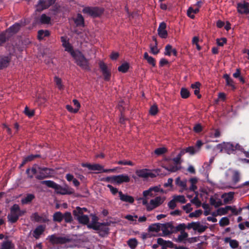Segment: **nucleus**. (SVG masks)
Returning a JSON list of instances; mask_svg holds the SVG:
<instances>
[{"instance_id":"obj_1","label":"nucleus","mask_w":249,"mask_h":249,"mask_svg":"<svg viewBox=\"0 0 249 249\" xmlns=\"http://www.w3.org/2000/svg\"><path fill=\"white\" fill-rule=\"evenodd\" d=\"M38 172L40 173V175H37L36 177L38 179L48 178L51 175V170L46 168H41L37 166H34L31 169H28L26 170V173L30 178H32L34 175Z\"/></svg>"},{"instance_id":"obj_2","label":"nucleus","mask_w":249,"mask_h":249,"mask_svg":"<svg viewBox=\"0 0 249 249\" xmlns=\"http://www.w3.org/2000/svg\"><path fill=\"white\" fill-rule=\"evenodd\" d=\"M26 211L25 210H20L18 204H14L10 209V213L8 215L9 221L15 223L20 216L24 215Z\"/></svg>"},{"instance_id":"obj_3","label":"nucleus","mask_w":249,"mask_h":249,"mask_svg":"<svg viewBox=\"0 0 249 249\" xmlns=\"http://www.w3.org/2000/svg\"><path fill=\"white\" fill-rule=\"evenodd\" d=\"M99 66L104 76V80L109 81L111 77L110 69L103 61L99 62Z\"/></svg>"},{"instance_id":"obj_4","label":"nucleus","mask_w":249,"mask_h":249,"mask_svg":"<svg viewBox=\"0 0 249 249\" xmlns=\"http://www.w3.org/2000/svg\"><path fill=\"white\" fill-rule=\"evenodd\" d=\"M75 60L77 65L80 66L83 69H86L88 68V62L85 58L81 54V53L77 52L75 53V56H72Z\"/></svg>"},{"instance_id":"obj_5","label":"nucleus","mask_w":249,"mask_h":249,"mask_svg":"<svg viewBox=\"0 0 249 249\" xmlns=\"http://www.w3.org/2000/svg\"><path fill=\"white\" fill-rule=\"evenodd\" d=\"M104 9L99 7H86L83 9L84 13L89 14L93 17H97L101 15Z\"/></svg>"},{"instance_id":"obj_6","label":"nucleus","mask_w":249,"mask_h":249,"mask_svg":"<svg viewBox=\"0 0 249 249\" xmlns=\"http://www.w3.org/2000/svg\"><path fill=\"white\" fill-rule=\"evenodd\" d=\"M80 211L81 210L78 209V210H74L73 211V214L75 218L80 223L87 224L89 221V218L88 216L80 213Z\"/></svg>"},{"instance_id":"obj_7","label":"nucleus","mask_w":249,"mask_h":249,"mask_svg":"<svg viewBox=\"0 0 249 249\" xmlns=\"http://www.w3.org/2000/svg\"><path fill=\"white\" fill-rule=\"evenodd\" d=\"M236 8L237 12L240 14H249V3L246 1L238 3Z\"/></svg>"},{"instance_id":"obj_8","label":"nucleus","mask_w":249,"mask_h":249,"mask_svg":"<svg viewBox=\"0 0 249 249\" xmlns=\"http://www.w3.org/2000/svg\"><path fill=\"white\" fill-rule=\"evenodd\" d=\"M55 191L56 193L61 195H70L73 194L74 192L73 190L68 185H66L64 187H62L58 184H57Z\"/></svg>"},{"instance_id":"obj_9","label":"nucleus","mask_w":249,"mask_h":249,"mask_svg":"<svg viewBox=\"0 0 249 249\" xmlns=\"http://www.w3.org/2000/svg\"><path fill=\"white\" fill-rule=\"evenodd\" d=\"M164 200L160 196H157L154 199H151L150 201V205L147 207V210L150 211L158 207L163 202Z\"/></svg>"},{"instance_id":"obj_10","label":"nucleus","mask_w":249,"mask_h":249,"mask_svg":"<svg viewBox=\"0 0 249 249\" xmlns=\"http://www.w3.org/2000/svg\"><path fill=\"white\" fill-rule=\"evenodd\" d=\"M173 225L171 222L161 224L160 231H162L163 236H167L173 233Z\"/></svg>"},{"instance_id":"obj_11","label":"nucleus","mask_w":249,"mask_h":249,"mask_svg":"<svg viewBox=\"0 0 249 249\" xmlns=\"http://www.w3.org/2000/svg\"><path fill=\"white\" fill-rule=\"evenodd\" d=\"M55 0H40L36 6V11H41L47 8L51 5L53 4Z\"/></svg>"},{"instance_id":"obj_12","label":"nucleus","mask_w":249,"mask_h":249,"mask_svg":"<svg viewBox=\"0 0 249 249\" xmlns=\"http://www.w3.org/2000/svg\"><path fill=\"white\" fill-rule=\"evenodd\" d=\"M61 40L62 43V46L65 48V50L69 52L71 56H75V53L76 52L73 50L72 46L69 42L67 37L64 36H62L61 37Z\"/></svg>"},{"instance_id":"obj_13","label":"nucleus","mask_w":249,"mask_h":249,"mask_svg":"<svg viewBox=\"0 0 249 249\" xmlns=\"http://www.w3.org/2000/svg\"><path fill=\"white\" fill-rule=\"evenodd\" d=\"M47 239L49 240V241L53 244H64L67 241V239L66 238L57 236L55 235L49 236L47 237Z\"/></svg>"},{"instance_id":"obj_14","label":"nucleus","mask_w":249,"mask_h":249,"mask_svg":"<svg viewBox=\"0 0 249 249\" xmlns=\"http://www.w3.org/2000/svg\"><path fill=\"white\" fill-rule=\"evenodd\" d=\"M166 24L164 22H161L158 29L159 36L162 38H166L167 37L168 33L166 30Z\"/></svg>"},{"instance_id":"obj_15","label":"nucleus","mask_w":249,"mask_h":249,"mask_svg":"<svg viewBox=\"0 0 249 249\" xmlns=\"http://www.w3.org/2000/svg\"><path fill=\"white\" fill-rule=\"evenodd\" d=\"M130 178L126 175L122 174L117 176H114V184H120L124 182H127Z\"/></svg>"},{"instance_id":"obj_16","label":"nucleus","mask_w":249,"mask_h":249,"mask_svg":"<svg viewBox=\"0 0 249 249\" xmlns=\"http://www.w3.org/2000/svg\"><path fill=\"white\" fill-rule=\"evenodd\" d=\"M160 191V188L158 186H154L150 188L148 190L143 192V195L144 197H146L148 196H154L155 193Z\"/></svg>"},{"instance_id":"obj_17","label":"nucleus","mask_w":249,"mask_h":249,"mask_svg":"<svg viewBox=\"0 0 249 249\" xmlns=\"http://www.w3.org/2000/svg\"><path fill=\"white\" fill-rule=\"evenodd\" d=\"M31 220L38 222H46L48 221L45 216H40L37 213H33L31 216Z\"/></svg>"},{"instance_id":"obj_18","label":"nucleus","mask_w":249,"mask_h":249,"mask_svg":"<svg viewBox=\"0 0 249 249\" xmlns=\"http://www.w3.org/2000/svg\"><path fill=\"white\" fill-rule=\"evenodd\" d=\"M157 243L159 245L162 246V247H168L169 248H173L174 244L173 242L170 241H165L161 238L157 239Z\"/></svg>"},{"instance_id":"obj_19","label":"nucleus","mask_w":249,"mask_h":249,"mask_svg":"<svg viewBox=\"0 0 249 249\" xmlns=\"http://www.w3.org/2000/svg\"><path fill=\"white\" fill-rule=\"evenodd\" d=\"M224 152L228 154H234V144L231 142H225Z\"/></svg>"},{"instance_id":"obj_20","label":"nucleus","mask_w":249,"mask_h":249,"mask_svg":"<svg viewBox=\"0 0 249 249\" xmlns=\"http://www.w3.org/2000/svg\"><path fill=\"white\" fill-rule=\"evenodd\" d=\"M83 166L87 167L89 169L93 171H98L101 172L103 169V166L98 164H83Z\"/></svg>"},{"instance_id":"obj_21","label":"nucleus","mask_w":249,"mask_h":249,"mask_svg":"<svg viewBox=\"0 0 249 249\" xmlns=\"http://www.w3.org/2000/svg\"><path fill=\"white\" fill-rule=\"evenodd\" d=\"M45 227L42 225L37 227L33 231V236L36 239L39 238L40 235L43 232Z\"/></svg>"},{"instance_id":"obj_22","label":"nucleus","mask_w":249,"mask_h":249,"mask_svg":"<svg viewBox=\"0 0 249 249\" xmlns=\"http://www.w3.org/2000/svg\"><path fill=\"white\" fill-rule=\"evenodd\" d=\"M156 177V175L147 169L141 170V178H154Z\"/></svg>"},{"instance_id":"obj_23","label":"nucleus","mask_w":249,"mask_h":249,"mask_svg":"<svg viewBox=\"0 0 249 249\" xmlns=\"http://www.w3.org/2000/svg\"><path fill=\"white\" fill-rule=\"evenodd\" d=\"M231 206H226L225 208H220L217 210V214L213 213L212 215L213 216H216L217 214L220 215H225L228 213V211L231 209Z\"/></svg>"},{"instance_id":"obj_24","label":"nucleus","mask_w":249,"mask_h":249,"mask_svg":"<svg viewBox=\"0 0 249 249\" xmlns=\"http://www.w3.org/2000/svg\"><path fill=\"white\" fill-rule=\"evenodd\" d=\"M119 195L120 199L123 201L127 202L130 203H133L134 201V199L132 196L127 195L123 194L122 192H119Z\"/></svg>"},{"instance_id":"obj_25","label":"nucleus","mask_w":249,"mask_h":249,"mask_svg":"<svg viewBox=\"0 0 249 249\" xmlns=\"http://www.w3.org/2000/svg\"><path fill=\"white\" fill-rule=\"evenodd\" d=\"M143 57L149 65L152 67L156 66V60L152 56H149L147 53L146 52L144 53Z\"/></svg>"},{"instance_id":"obj_26","label":"nucleus","mask_w":249,"mask_h":249,"mask_svg":"<svg viewBox=\"0 0 249 249\" xmlns=\"http://www.w3.org/2000/svg\"><path fill=\"white\" fill-rule=\"evenodd\" d=\"M234 197V193L230 192L227 194L225 193L222 196V197L224 198V203L227 204L229 201H231Z\"/></svg>"},{"instance_id":"obj_27","label":"nucleus","mask_w":249,"mask_h":249,"mask_svg":"<svg viewBox=\"0 0 249 249\" xmlns=\"http://www.w3.org/2000/svg\"><path fill=\"white\" fill-rule=\"evenodd\" d=\"M223 78L226 80V85L228 86L231 87L233 89H235L234 85L233 80L230 77L228 74H225L223 75Z\"/></svg>"},{"instance_id":"obj_28","label":"nucleus","mask_w":249,"mask_h":249,"mask_svg":"<svg viewBox=\"0 0 249 249\" xmlns=\"http://www.w3.org/2000/svg\"><path fill=\"white\" fill-rule=\"evenodd\" d=\"M199 8L194 9L192 7H190L187 10V16L192 19H194L195 17L194 14H196L199 12Z\"/></svg>"},{"instance_id":"obj_29","label":"nucleus","mask_w":249,"mask_h":249,"mask_svg":"<svg viewBox=\"0 0 249 249\" xmlns=\"http://www.w3.org/2000/svg\"><path fill=\"white\" fill-rule=\"evenodd\" d=\"M160 223H155L150 225L148 227V230L150 231H155L158 232L160 231Z\"/></svg>"},{"instance_id":"obj_30","label":"nucleus","mask_w":249,"mask_h":249,"mask_svg":"<svg viewBox=\"0 0 249 249\" xmlns=\"http://www.w3.org/2000/svg\"><path fill=\"white\" fill-rule=\"evenodd\" d=\"M177 185L181 187L183 190L187 189L186 185V180H181L180 177H178L175 180Z\"/></svg>"},{"instance_id":"obj_31","label":"nucleus","mask_w":249,"mask_h":249,"mask_svg":"<svg viewBox=\"0 0 249 249\" xmlns=\"http://www.w3.org/2000/svg\"><path fill=\"white\" fill-rule=\"evenodd\" d=\"M186 228V225L184 223L179 224L176 227L173 226V233L177 232L178 231H184V230Z\"/></svg>"},{"instance_id":"obj_32","label":"nucleus","mask_w":249,"mask_h":249,"mask_svg":"<svg viewBox=\"0 0 249 249\" xmlns=\"http://www.w3.org/2000/svg\"><path fill=\"white\" fill-rule=\"evenodd\" d=\"M9 59L8 57H0V69L8 66Z\"/></svg>"},{"instance_id":"obj_33","label":"nucleus","mask_w":249,"mask_h":249,"mask_svg":"<svg viewBox=\"0 0 249 249\" xmlns=\"http://www.w3.org/2000/svg\"><path fill=\"white\" fill-rule=\"evenodd\" d=\"M39 157V155L36 154V155H29L26 157H24L23 159V160L21 163V166H23L26 162H27L28 161H32V160H34L35 158Z\"/></svg>"},{"instance_id":"obj_34","label":"nucleus","mask_w":249,"mask_h":249,"mask_svg":"<svg viewBox=\"0 0 249 249\" xmlns=\"http://www.w3.org/2000/svg\"><path fill=\"white\" fill-rule=\"evenodd\" d=\"M129 68V64L127 62H124L118 68V70L120 72L125 73L128 71Z\"/></svg>"},{"instance_id":"obj_35","label":"nucleus","mask_w":249,"mask_h":249,"mask_svg":"<svg viewBox=\"0 0 249 249\" xmlns=\"http://www.w3.org/2000/svg\"><path fill=\"white\" fill-rule=\"evenodd\" d=\"M1 249H15V246L11 242L7 241L2 243Z\"/></svg>"},{"instance_id":"obj_36","label":"nucleus","mask_w":249,"mask_h":249,"mask_svg":"<svg viewBox=\"0 0 249 249\" xmlns=\"http://www.w3.org/2000/svg\"><path fill=\"white\" fill-rule=\"evenodd\" d=\"M210 203L211 205L214 206L215 208H217L223 205L222 201L220 199L216 201L213 196H211L210 198Z\"/></svg>"},{"instance_id":"obj_37","label":"nucleus","mask_w":249,"mask_h":249,"mask_svg":"<svg viewBox=\"0 0 249 249\" xmlns=\"http://www.w3.org/2000/svg\"><path fill=\"white\" fill-rule=\"evenodd\" d=\"M21 26L19 23H15L12 26L10 27L8 31L12 34L16 33L18 31L20 28Z\"/></svg>"},{"instance_id":"obj_38","label":"nucleus","mask_w":249,"mask_h":249,"mask_svg":"<svg viewBox=\"0 0 249 249\" xmlns=\"http://www.w3.org/2000/svg\"><path fill=\"white\" fill-rule=\"evenodd\" d=\"M35 196L32 194H28L25 197L22 198L21 201L23 204L30 203L34 198Z\"/></svg>"},{"instance_id":"obj_39","label":"nucleus","mask_w":249,"mask_h":249,"mask_svg":"<svg viewBox=\"0 0 249 249\" xmlns=\"http://www.w3.org/2000/svg\"><path fill=\"white\" fill-rule=\"evenodd\" d=\"M188 236V234L185 232V231H182L180 234L178 236L177 239V242H184L185 240H186Z\"/></svg>"},{"instance_id":"obj_40","label":"nucleus","mask_w":249,"mask_h":249,"mask_svg":"<svg viewBox=\"0 0 249 249\" xmlns=\"http://www.w3.org/2000/svg\"><path fill=\"white\" fill-rule=\"evenodd\" d=\"M180 95L182 98L187 99L190 96V93L187 89L182 88L180 90Z\"/></svg>"},{"instance_id":"obj_41","label":"nucleus","mask_w":249,"mask_h":249,"mask_svg":"<svg viewBox=\"0 0 249 249\" xmlns=\"http://www.w3.org/2000/svg\"><path fill=\"white\" fill-rule=\"evenodd\" d=\"M49 35V32L47 30H39L38 32L37 37L39 39L41 40L43 39L45 36H47Z\"/></svg>"},{"instance_id":"obj_42","label":"nucleus","mask_w":249,"mask_h":249,"mask_svg":"<svg viewBox=\"0 0 249 249\" xmlns=\"http://www.w3.org/2000/svg\"><path fill=\"white\" fill-rule=\"evenodd\" d=\"M63 218V216L61 213L58 212L53 214V220L57 222H61Z\"/></svg>"},{"instance_id":"obj_43","label":"nucleus","mask_w":249,"mask_h":249,"mask_svg":"<svg viewBox=\"0 0 249 249\" xmlns=\"http://www.w3.org/2000/svg\"><path fill=\"white\" fill-rule=\"evenodd\" d=\"M42 183L46 185L49 187L52 188L54 190L55 189L57 184L52 180H44L42 182Z\"/></svg>"},{"instance_id":"obj_44","label":"nucleus","mask_w":249,"mask_h":249,"mask_svg":"<svg viewBox=\"0 0 249 249\" xmlns=\"http://www.w3.org/2000/svg\"><path fill=\"white\" fill-rule=\"evenodd\" d=\"M173 198L175 200V201L178 202H180L181 203H185L186 202V200L183 195H176L173 196Z\"/></svg>"},{"instance_id":"obj_45","label":"nucleus","mask_w":249,"mask_h":249,"mask_svg":"<svg viewBox=\"0 0 249 249\" xmlns=\"http://www.w3.org/2000/svg\"><path fill=\"white\" fill-rule=\"evenodd\" d=\"M54 82L59 89L62 90L64 89V86L62 83V80L60 78L55 76L54 77Z\"/></svg>"},{"instance_id":"obj_46","label":"nucleus","mask_w":249,"mask_h":249,"mask_svg":"<svg viewBox=\"0 0 249 249\" xmlns=\"http://www.w3.org/2000/svg\"><path fill=\"white\" fill-rule=\"evenodd\" d=\"M219 224L221 227L227 226L230 224L229 219L227 217H222L219 221Z\"/></svg>"},{"instance_id":"obj_47","label":"nucleus","mask_w":249,"mask_h":249,"mask_svg":"<svg viewBox=\"0 0 249 249\" xmlns=\"http://www.w3.org/2000/svg\"><path fill=\"white\" fill-rule=\"evenodd\" d=\"M198 222H192L188 223L186 226V228L188 230L193 229L194 231H196L197 229V225Z\"/></svg>"},{"instance_id":"obj_48","label":"nucleus","mask_w":249,"mask_h":249,"mask_svg":"<svg viewBox=\"0 0 249 249\" xmlns=\"http://www.w3.org/2000/svg\"><path fill=\"white\" fill-rule=\"evenodd\" d=\"M50 19L51 18L49 17L46 16L45 14H43L40 17V21L42 23L46 24L49 23Z\"/></svg>"},{"instance_id":"obj_49","label":"nucleus","mask_w":249,"mask_h":249,"mask_svg":"<svg viewBox=\"0 0 249 249\" xmlns=\"http://www.w3.org/2000/svg\"><path fill=\"white\" fill-rule=\"evenodd\" d=\"M75 23L77 25H81L84 23V19L81 15H78L74 20Z\"/></svg>"},{"instance_id":"obj_50","label":"nucleus","mask_w":249,"mask_h":249,"mask_svg":"<svg viewBox=\"0 0 249 249\" xmlns=\"http://www.w3.org/2000/svg\"><path fill=\"white\" fill-rule=\"evenodd\" d=\"M202 213V211L201 210H197L195 211L194 212H192L190 213L189 215V217H199Z\"/></svg>"},{"instance_id":"obj_51","label":"nucleus","mask_w":249,"mask_h":249,"mask_svg":"<svg viewBox=\"0 0 249 249\" xmlns=\"http://www.w3.org/2000/svg\"><path fill=\"white\" fill-rule=\"evenodd\" d=\"M166 151L167 149L165 147H160L156 149L154 152L156 155L159 156L164 154Z\"/></svg>"},{"instance_id":"obj_52","label":"nucleus","mask_w":249,"mask_h":249,"mask_svg":"<svg viewBox=\"0 0 249 249\" xmlns=\"http://www.w3.org/2000/svg\"><path fill=\"white\" fill-rule=\"evenodd\" d=\"M24 112L29 117H32L35 113L34 110H30L27 107H25Z\"/></svg>"},{"instance_id":"obj_53","label":"nucleus","mask_w":249,"mask_h":249,"mask_svg":"<svg viewBox=\"0 0 249 249\" xmlns=\"http://www.w3.org/2000/svg\"><path fill=\"white\" fill-rule=\"evenodd\" d=\"M63 216L66 222H70L71 221L72 218L71 213L70 212L65 213L64 215Z\"/></svg>"},{"instance_id":"obj_54","label":"nucleus","mask_w":249,"mask_h":249,"mask_svg":"<svg viewBox=\"0 0 249 249\" xmlns=\"http://www.w3.org/2000/svg\"><path fill=\"white\" fill-rule=\"evenodd\" d=\"M158 43L156 42L154 45L150 46L151 53L154 54H157L159 53V50L157 48Z\"/></svg>"},{"instance_id":"obj_55","label":"nucleus","mask_w":249,"mask_h":249,"mask_svg":"<svg viewBox=\"0 0 249 249\" xmlns=\"http://www.w3.org/2000/svg\"><path fill=\"white\" fill-rule=\"evenodd\" d=\"M227 39L225 37L216 39V43L219 46H223L227 43Z\"/></svg>"},{"instance_id":"obj_56","label":"nucleus","mask_w":249,"mask_h":249,"mask_svg":"<svg viewBox=\"0 0 249 249\" xmlns=\"http://www.w3.org/2000/svg\"><path fill=\"white\" fill-rule=\"evenodd\" d=\"M165 169L171 172H175L179 170V168L176 165H170L168 167H165Z\"/></svg>"},{"instance_id":"obj_57","label":"nucleus","mask_w":249,"mask_h":249,"mask_svg":"<svg viewBox=\"0 0 249 249\" xmlns=\"http://www.w3.org/2000/svg\"><path fill=\"white\" fill-rule=\"evenodd\" d=\"M191 202L196 205L197 207H199L201 206V201L199 200L197 197V195L191 200Z\"/></svg>"},{"instance_id":"obj_58","label":"nucleus","mask_w":249,"mask_h":249,"mask_svg":"<svg viewBox=\"0 0 249 249\" xmlns=\"http://www.w3.org/2000/svg\"><path fill=\"white\" fill-rule=\"evenodd\" d=\"M128 244L132 248H135L137 245V241L135 239H131L128 241Z\"/></svg>"},{"instance_id":"obj_59","label":"nucleus","mask_w":249,"mask_h":249,"mask_svg":"<svg viewBox=\"0 0 249 249\" xmlns=\"http://www.w3.org/2000/svg\"><path fill=\"white\" fill-rule=\"evenodd\" d=\"M232 181L234 183H237L240 180V175L237 171H235L232 176Z\"/></svg>"},{"instance_id":"obj_60","label":"nucleus","mask_w":249,"mask_h":249,"mask_svg":"<svg viewBox=\"0 0 249 249\" xmlns=\"http://www.w3.org/2000/svg\"><path fill=\"white\" fill-rule=\"evenodd\" d=\"M158 111V108L157 106H152L151 107L149 112L150 114L152 115H155Z\"/></svg>"},{"instance_id":"obj_61","label":"nucleus","mask_w":249,"mask_h":249,"mask_svg":"<svg viewBox=\"0 0 249 249\" xmlns=\"http://www.w3.org/2000/svg\"><path fill=\"white\" fill-rule=\"evenodd\" d=\"M207 228V227L206 226L201 225L200 222H198L197 225V229L196 231H197L199 233H202L206 230Z\"/></svg>"},{"instance_id":"obj_62","label":"nucleus","mask_w":249,"mask_h":249,"mask_svg":"<svg viewBox=\"0 0 249 249\" xmlns=\"http://www.w3.org/2000/svg\"><path fill=\"white\" fill-rule=\"evenodd\" d=\"M172 46L170 45H167L165 46V55L170 56L171 55V51H172Z\"/></svg>"},{"instance_id":"obj_63","label":"nucleus","mask_w":249,"mask_h":249,"mask_svg":"<svg viewBox=\"0 0 249 249\" xmlns=\"http://www.w3.org/2000/svg\"><path fill=\"white\" fill-rule=\"evenodd\" d=\"M184 149V151L186 153H189L191 155H194L196 153V150L193 146H189Z\"/></svg>"},{"instance_id":"obj_64","label":"nucleus","mask_w":249,"mask_h":249,"mask_svg":"<svg viewBox=\"0 0 249 249\" xmlns=\"http://www.w3.org/2000/svg\"><path fill=\"white\" fill-rule=\"evenodd\" d=\"M176 202V201H175V200L174 198H173V199L170 200L168 203V206L169 208L172 210L174 209L177 206Z\"/></svg>"}]
</instances>
